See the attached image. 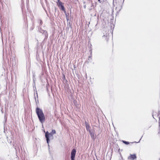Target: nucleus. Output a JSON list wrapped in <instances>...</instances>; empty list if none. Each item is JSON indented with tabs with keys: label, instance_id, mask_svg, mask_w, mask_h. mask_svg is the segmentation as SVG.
Listing matches in <instances>:
<instances>
[{
	"label": "nucleus",
	"instance_id": "obj_1",
	"mask_svg": "<svg viewBox=\"0 0 160 160\" xmlns=\"http://www.w3.org/2000/svg\"><path fill=\"white\" fill-rule=\"evenodd\" d=\"M36 112L40 122L42 124L45 120V118L42 110L38 107L36 108Z\"/></svg>",
	"mask_w": 160,
	"mask_h": 160
},
{
	"label": "nucleus",
	"instance_id": "obj_2",
	"mask_svg": "<svg viewBox=\"0 0 160 160\" xmlns=\"http://www.w3.org/2000/svg\"><path fill=\"white\" fill-rule=\"evenodd\" d=\"M44 132H45V136L46 138L47 142L48 144V146L49 147V143L50 142V138L52 137L50 135V134L49 133V132L48 131H47L46 132H45V131L44 130Z\"/></svg>",
	"mask_w": 160,
	"mask_h": 160
},
{
	"label": "nucleus",
	"instance_id": "obj_3",
	"mask_svg": "<svg viewBox=\"0 0 160 160\" xmlns=\"http://www.w3.org/2000/svg\"><path fill=\"white\" fill-rule=\"evenodd\" d=\"M38 30L40 33L44 34L45 38L44 39V40L45 39H47L48 38V33L45 30L42 29L41 28V27L39 26L38 27Z\"/></svg>",
	"mask_w": 160,
	"mask_h": 160
},
{
	"label": "nucleus",
	"instance_id": "obj_4",
	"mask_svg": "<svg viewBox=\"0 0 160 160\" xmlns=\"http://www.w3.org/2000/svg\"><path fill=\"white\" fill-rule=\"evenodd\" d=\"M76 151L74 148L73 149L71 152L70 155V158L71 160H75Z\"/></svg>",
	"mask_w": 160,
	"mask_h": 160
},
{
	"label": "nucleus",
	"instance_id": "obj_5",
	"mask_svg": "<svg viewBox=\"0 0 160 160\" xmlns=\"http://www.w3.org/2000/svg\"><path fill=\"white\" fill-rule=\"evenodd\" d=\"M57 4L58 8L61 9L62 10L65 8L63 5V3L60 0H58L56 2Z\"/></svg>",
	"mask_w": 160,
	"mask_h": 160
},
{
	"label": "nucleus",
	"instance_id": "obj_6",
	"mask_svg": "<svg viewBox=\"0 0 160 160\" xmlns=\"http://www.w3.org/2000/svg\"><path fill=\"white\" fill-rule=\"evenodd\" d=\"M137 158V156L135 154H130V155L128 158V159L131 160H134Z\"/></svg>",
	"mask_w": 160,
	"mask_h": 160
},
{
	"label": "nucleus",
	"instance_id": "obj_7",
	"mask_svg": "<svg viewBox=\"0 0 160 160\" xmlns=\"http://www.w3.org/2000/svg\"><path fill=\"white\" fill-rule=\"evenodd\" d=\"M10 61L12 64V66H15L16 64V60L15 59V57H13L12 58L11 57L10 59Z\"/></svg>",
	"mask_w": 160,
	"mask_h": 160
},
{
	"label": "nucleus",
	"instance_id": "obj_8",
	"mask_svg": "<svg viewBox=\"0 0 160 160\" xmlns=\"http://www.w3.org/2000/svg\"><path fill=\"white\" fill-rule=\"evenodd\" d=\"M89 134L90 135L92 139H93L94 141L95 140V139L96 138V137H95L94 135V132H91V131H90L89 132Z\"/></svg>",
	"mask_w": 160,
	"mask_h": 160
},
{
	"label": "nucleus",
	"instance_id": "obj_9",
	"mask_svg": "<svg viewBox=\"0 0 160 160\" xmlns=\"http://www.w3.org/2000/svg\"><path fill=\"white\" fill-rule=\"evenodd\" d=\"M85 125L87 130L88 131H89V132L90 131H91L90 130L91 127L89 124L86 121L85 122Z\"/></svg>",
	"mask_w": 160,
	"mask_h": 160
},
{
	"label": "nucleus",
	"instance_id": "obj_10",
	"mask_svg": "<svg viewBox=\"0 0 160 160\" xmlns=\"http://www.w3.org/2000/svg\"><path fill=\"white\" fill-rule=\"evenodd\" d=\"M71 24L70 22H68L66 28V29L67 31H68L70 28H71Z\"/></svg>",
	"mask_w": 160,
	"mask_h": 160
},
{
	"label": "nucleus",
	"instance_id": "obj_11",
	"mask_svg": "<svg viewBox=\"0 0 160 160\" xmlns=\"http://www.w3.org/2000/svg\"><path fill=\"white\" fill-rule=\"evenodd\" d=\"M33 87L34 88H35V89L36 91V92L37 97V98H38L37 102H38V93H37V90H36V86H35V83L33 84ZM34 91H35V89H34Z\"/></svg>",
	"mask_w": 160,
	"mask_h": 160
},
{
	"label": "nucleus",
	"instance_id": "obj_12",
	"mask_svg": "<svg viewBox=\"0 0 160 160\" xmlns=\"http://www.w3.org/2000/svg\"><path fill=\"white\" fill-rule=\"evenodd\" d=\"M56 133V132L55 130L54 129H52V131L49 133L50 134V135L53 137V135L55 134Z\"/></svg>",
	"mask_w": 160,
	"mask_h": 160
},
{
	"label": "nucleus",
	"instance_id": "obj_13",
	"mask_svg": "<svg viewBox=\"0 0 160 160\" xmlns=\"http://www.w3.org/2000/svg\"><path fill=\"white\" fill-rule=\"evenodd\" d=\"M159 113L158 114V117L159 121H158V124H159V132H158V134H159V132H160V116H159Z\"/></svg>",
	"mask_w": 160,
	"mask_h": 160
},
{
	"label": "nucleus",
	"instance_id": "obj_14",
	"mask_svg": "<svg viewBox=\"0 0 160 160\" xmlns=\"http://www.w3.org/2000/svg\"><path fill=\"white\" fill-rule=\"evenodd\" d=\"M38 22L39 23V25L40 27H41V25L42 24V21L40 19H38Z\"/></svg>",
	"mask_w": 160,
	"mask_h": 160
},
{
	"label": "nucleus",
	"instance_id": "obj_15",
	"mask_svg": "<svg viewBox=\"0 0 160 160\" xmlns=\"http://www.w3.org/2000/svg\"><path fill=\"white\" fill-rule=\"evenodd\" d=\"M7 117L5 115L4 116V125H5V123H6L7 121Z\"/></svg>",
	"mask_w": 160,
	"mask_h": 160
},
{
	"label": "nucleus",
	"instance_id": "obj_16",
	"mask_svg": "<svg viewBox=\"0 0 160 160\" xmlns=\"http://www.w3.org/2000/svg\"><path fill=\"white\" fill-rule=\"evenodd\" d=\"M122 142L123 143H124V144H125L126 145H128L129 144V142L128 141L122 140Z\"/></svg>",
	"mask_w": 160,
	"mask_h": 160
},
{
	"label": "nucleus",
	"instance_id": "obj_17",
	"mask_svg": "<svg viewBox=\"0 0 160 160\" xmlns=\"http://www.w3.org/2000/svg\"><path fill=\"white\" fill-rule=\"evenodd\" d=\"M62 10L63 11V12H64V13H65V15L67 14V12H66V10H65V8H64V9H63Z\"/></svg>",
	"mask_w": 160,
	"mask_h": 160
},
{
	"label": "nucleus",
	"instance_id": "obj_18",
	"mask_svg": "<svg viewBox=\"0 0 160 160\" xmlns=\"http://www.w3.org/2000/svg\"><path fill=\"white\" fill-rule=\"evenodd\" d=\"M34 99H35V101L36 103L37 104V101L36 98V97H35V96H34Z\"/></svg>",
	"mask_w": 160,
	"mask_h": 160
},
{
	"label": "nucleus",
	"instance_id": "obj_19",
	"mask_svg": "<svg viewBox=\"0 0 160 160\" xmlns=\"http://www.w3.org/2000/svg\"><path fill=\"white\" fill-rule=\"evenodd\" d=\"M34 83H35V80L34 79H33V84H34Z\"/></svg>",
	"mask_w": 160,
	"mask_h": 160
},
{
	"label": "nucleus",
	"instance_id": "obj_20",
	"mask_svg": "<svg viewBox=\"0 0 160 160\" xmlns=\"http://www.w3.org/2000/svg\"><path fill=\"white\" fill-rule=\"evenodd\" d=\"M66 18L67 21L68 22V21L69 20L68 17L67 18Z\"/></svg>",
	"mask_w": 160,
	"mask_h": 160
},
{
	"label": "nucleus",
	"instance_id": "obj_21",
	"mask_svg": "<svg viewBox=\"0 0 160 160\" xmlns=\"http://www.w3.org/2000/svg\"><path fill=\"white\" fill-rule=\"evenodd\" d=\"M63 78L64 80L65 79V76L64 75H63Z\"/></svg>",
	"mask_w": 160,
	"mask_h": 160
},
{
	"label": "nucleus",
	"instance_id": "obj_22",
	"mask_svg": "<svg viewBox=\"0 0 160 160\" xmlns=\"http://www.w3.org/2000/svg\"><path fill=\"white\" fill-rule=\"evenodd\" d=\"M65 15L66 18H67L68 17V15L67 14H65Z\"/></svg>",
	"mask_w": 160,
	"mask_h": 160
},
{
	"label": "nucleus",
	"instance_id": "obj_23",
	"mask_svg": "<svg viewBox=\"0 0 160 160\" xmlns=\"http://www.w3.org/2000/svg\"><path fill=\"white\" fill-rule=\"evenodd\" d=\"M152 116H153V118L154 119H156V118H155V117H154V115H153V114H152Z\"/></svg>",
	"mask_w": 160,
	"mask_h": 160
},
{
	"label": "nucleus",
	"instance_id": "obj_24",
	"mask_svg": "<svg viewBox=\"0 0 160 160\" xmlns=\"http://www.w3.org/2000/svg\"><path fill=\"white\" fill-rule=\"evenodd\" d=\"M142 137H141V138H140V139L139 141V142H140V141L141 140V138H142Z\"/></svg>",
	"mask_w": 160,
	"mask_h": 160
},
{
	"label": "nucleus",
	"instance_id": "obj_25",
	"mask_svg": "<svg viewBox=\"0 0 160 160\" xmlns=\"http://www.w3.org/2000/svg\"><path fill=\"white\" fill-rule=\"evenodd\" d=\"M21 151H22L21 146Z\"/></svg>",
	"mask_w": 160,
	"mask_h": 160
},
{
	"label": "nucleus",
	"instance_id": "obj_26",
	"mask_svg": "<svg viewBox=\"0 0 160 160\" xmlns=\"http://www.w3.org/2000/svg\"><path fill=\"white\" fill-rule=\"evenodd\" d=\"M98 1L100 3L101 2L100 1L101 0H98Z\"/></svg>",
	"mask_w": 160,
	"mask_h": 160
},
{
	"label": "nucleus",
	"instance_id": "obj_27",
	"mask_svg": "<svg viewBox=\"0 0 160 160\" xmlns=\"http://www.w3.org/2000/svg\"><path fill=\"white\" fill-rule=\"evenodd\" d=\"M105 35H106V37H107V33H106V35H104V36H105Z\"/></svg>",
	"mask_w": 160,
	"mask_h": 160
},
{
	"label": "nucleus",
	"instance_id": "obj_28",
	"mask_svg": "<svg viewBox=\"0 0 160 160\" xmlns=\"http://www.w3.org/2000/svg\"><path fill=\"white\" fill-rule=\"evenodd\" d=\"M89 58H91V56H89Z\"/></svg>",
	"mask_w": 160,
	"mask_h": 160
},
{
	"label": "nucleus",
	"instance_id": "obj_29",
	"mask_svg": "<svg viewBox=\"0 0 160 160\" xmlns=\"http://www.w3.org/2000/svg\"><path fill=\"white\" fill-rule=\"evenodd\" d=\"M19 152H20V149H19Z\"/></svg>",
	"mask_w": 160,
	"mask_h": 160
},
{
	"label": "nucleus",
	"instance_id": "obj_30",
	"mask_svg": "<svg viewBox=\"0 0 160 160\" xmlns=\"http://www.w3.org/2000/svg\"><path fill=\"white\" fill-rule=\"evenodd\" d=\"M84 8H86V5H84Z\"/></svg>",
	"mask_w": 160,
	"mask_h": 160
},
{
	"label": "nucleus",
	"instance_id": "obj_31",
	"mask_svg": "<svg viewBox=\"0 0 160 160\" xmlns=\"http://www.w3.org/2000/svg\"><path fill=\"white\" fill-rule=\"evenodd\" d=\"M1 111H2V112L3 113V112H2V110H1Z\"/></svg>",
	"mask_w": 160,
	"mask_h": 160
}]
</instances>
